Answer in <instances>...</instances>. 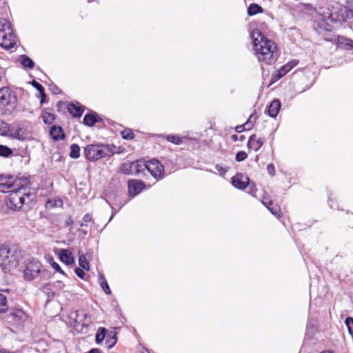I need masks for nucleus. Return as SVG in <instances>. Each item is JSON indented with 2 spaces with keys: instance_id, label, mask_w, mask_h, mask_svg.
Segmentation results:
<instances>
[{
  "instance_id": "nucleus-3",
  "label": "nucleus",
  "mask_w": 353,
  "mask_h": 353,
  "mask_svg": "<svg viewBox=\"0 0 353 353\" xmlns=\"http://www.w3.org/2000/svg\"><path fill=\"white\" fill-rule=\"evenodd\" d=\"M16 42V37L10 21L0 19V46L5 49H10L15 46Z\"/></svg>"
},
{
  "instance_id": "nucleus-51",
  "label": "nucleus",
  "mask_w": 353,
  "mask_h": 353,
  "mask_svg": "<svg viewBox=\"0 0 353 353\" xmlns=\"http://www.w3.org/2000/svg\"><path fill=\"white\" fill-rule=\"evenodd\" d=\"M88 353H103V351H101V350L99 349H97V348H93L92 350H90Z\"/></svg>"
},
{
  "instance_id": "nucleus-25",
  "label": "nucleus",
  "mask_w": 353,
  "mask_h": 353,
  "mask_svg": "<svg viewBox=\"0 0 353 353\" xmlns=\"http://www.w3.org/2000/svg\"><path fill=\"white\" fill-rule=\"evenodd\" d=\"M63 201L59 198H54L48 199L46 203V207L47 209H52L54 208L61 207Z\"/></svg>"
},
{
  "instance_id": "nucleus-6",
  "label": "nucleus",
  "mask_w": 353,
  "mask_h": 353,
  "mask_svg": "<svg viewBox=\"0 0 353 353\" xmlns=\"http://www.w3.org/2000/svg\"><path fill=\"white\" fill-rule=\"evenodd\" d=\"M18 263L14 254H11L8 247H0V266L6 272L17 267Z\"/></svg>"
},
{
  "instance_id": "nucleus-17",
  "label": "nucleus",
  "mask_w": 353,
  "mask_h": 353,
  "mask_svg": "<svg viewBox=\"0 0 353 353\" xmlns=\"http://www.w3.org/2000/svg\"><path fill=\"white\" fill-rule=\"evenodd\" d=\"M57 254L60 260L66 265H70L74 263V257L72 252L67 249H59Z\"/></svg>"
},
{
  "instance_id": "nucleus-35",
  "label": "nucleus",
  "mask_w": 353,
  "mask_h": 353,
  "mask_svg": "<svg viewBox=\"0 0 353 353\" xmlns=\"http://www.w3.org/2000/svg\"><path fill=\"white\" fill-rule=\"evenodd\" d=\"M7 299L0 292V312L4 313L8 310Z\"/></svg>"
},
{
  "instance_id": "nucleus-37",
  "label": "nucleus",
  "mask_w": 353,
  "mask_h": 353,
  "mask_svg": "<svg viewBox=\"0 0 353 353\" xmlns=\"http://www.w3.org/2000/svg\"><path fill=\"white\" fill-rule=\"evenodd\" d=\"M9 130L8 125L7 123L0 120V135L6 136Z\"/></svg>"
},
{
  "instance_id": "nucleus-2",
  "label": "nucleus",
  "mask_w": 353,
  "mask_h": 353,
  "mask_svg": "<svg viewBox=\"0 0 353 353\" xmlns=\"http://www.w3.org/2000/svg\"><path fill=\"white\" fill-rule=\"evenodd\" d=\"M29 184V181L26 177H18L12 175L0 176V192H10L16 190H24Z\"/></svg>"
},
{
  "instance_id": "nucleus-11",
  "label": "nucleus",
  "mask_w": 353,
  "mask_h": 353,
  "mask_svg": "<svg viewBox=\"0 0 353 353\" xmlns=\"http://www.w3.org/2000/svg\"><path fill=\"white\" fill-rule=\"evenodd\" d=\"M334 14V13L330 14L331 20L341 23L353 17V9L343 6L339 8V12L336 17Z\"/></svg>"
},
{
  "instance_id": "nucleus-21",
  "label": "nucleus",
  "mask_w": 353,
  "mask_h": 353,
  "mask_svg": "<svg viewBox=\"0 0 353 353\" xmlns=\"http://www.w3.org/2000/svg\"><path fill=\"white\" fill-rule=\"evenodd\" d=\"M147 170V162L143 161H137L132 162V173L133 174H139Z\"/></svg>"
},
{
  "instance_id": "nucleus-9",
  "label": "nucleus",
  "mask_w": 353,
  "mask_h": 353,
  "mask_svg": "<svg viewBox=\"0 0 353 353\" xmlns=\"http://www.w3.org/2000/svg\"><path fill=\"white\" fill-rule=\"evenodd\" d=\"M147 170L157 180L163 179L164 176V167L161 162L157 159H152L147 161Z\"/></svg>"
},
{
  "instance_id": "nucleus-45",
  "label": "nucleus",
  "mask_w": 353,
  "mask_h": 353,
  "mask_svg": "<svg viewBox=\"0 0 353 353\" xmlns=\"http://www.w3.org/2000/svg\"><path fill=\"white\" fill-rule=\"evenodd\" d=\"M74 272L75 274L81 279H84V276H85V273L83 272V269L81 268H77L75 270H74Z\"/></svg>"
},
{
  "instance_id": "nucleus-56",
  "label": "nucleus",
  "mask_w": 353,
  "mask_h": 353,
  "mask_svg": "<svg viewBox=\"0 0 353 353\" xmlns=\"http://www.w3.org/2000/svg\"><path fill=\"white\" fill-rule=\"evenodd\" d=\"M112 217H113V215L112 214V216H110V218L109 219V221H111V220L112 219Z\"/></svg>"
},
{
  "instance_id": "nucleus-42",
  "label": "nucleus",
  "mask_w": 353,
  "mask_h": 353,
  "mask_svg": "<svg viewBox=\"0 0 353 353\" xmlns=\"http://www.w3.org/2000/svg\"><path fill=\"white\" fill-rule=\"evenodd\" d=\"M267 171L271 176H274L276 174L275 168L272 163H270L267 165Z\"/></svg>"
},
{
  "instance_id": "nucleus-36",
  "label": "nucleus",
  "mask_w": 353,
  "mask_h": 353,
  "mask_svg": "<svg viewBox=\"0 0 353 353\" xmlns=\"http://www.w3.org/2000/svg\"><path fill=\"white\" fill-rule=\"evenodd\" d=\"M12 154V150L6 145H0V156L8 157Z\"/></svg>"
},
{
  "instance_id": "nucleus-38",
  "label": "nucleus",
  "mask_w": 353,
  "mask_h": 353,
  "mask_svg": "<svg viewBox=\"0 0 353 353\" xmlns=\"http://www.w3.org/2000/svg\"><path fill=\"white\" fill-rule=\"evenodd\" d=\"M117 343V338L115 336V334H114L112 336L108 335V338L106 340V343L108 345V347L112 348Z\"/></svg>"
},
{
  "instance_id": "nucleus-32",
  "label": "nucleus",
  "mask_w": 353,
  "mask_h": 353,
  "mask_svg": "<svg viewBox=\"0 0 353 353\" xmlns=\"http://www.w3.org/2000/svg\"><path fill=\"white\" fill-rule=\"evenodd\" d=\"M120 172L125 174H133L132 163H123L121 166Z\"/></svg>"
},
{
  "instance_id": "nucleus-4",
  "label": "nucleus",
  "mask_w": 353,
  "mask_h": 353,
  "mask_svg": "<svg viewBox=\"0 0 353 353\" xmlns=\"http://www.w3.org/2000/svg\"><path fill=\"white\" fill-rule=\"evenodd\" d=\"M23 190H16L12 191L7 196L6 203L7 207L14 211H17L21 209L25 203L26 198H28L30 194Z\"/></svg>"
},
{
  "instance_id": "nucleus-12",
  "label": "nucleus",
  "mask_w": 353,
  "mask_h": 353,
  "mask_svg": "<svg viewBox=\"0 0 353 353\" xmlns=\"http://www.w3.org/2000/svg\"><path fill=\"white\" fill-rule=\"evenodd\" d=\"M298 64V61L292 60L288 63L281 66L273 75L272 79L274 81H278L289 72Z\"/></svg>"
},
{
  "instance_id": "nucleus-34",
  "label": "nucleus",
  "mask_w": 353,
  "mask_h": 353,
  "mask_svg": "<svg viewBox=\"0 0 353 353\" xmlns=\"http://www.w3.org/2000/svg\"><path fill=\"white\" fill-rule=\"evenodd\" d=\"M121 135L125 140H132L134 137V133L130 128H125L121 132Z\"/></svg>"
},
{
  "instance_id": "nucleus-52",
  "label": "nucleus",
  "mask_w": 353,
  "mask_h": 353,
  "mask_svg": "<svg viewBox=\"0 0 353 353\" xmlns=\"http://www.w3.org/2000/svg\"><path fill=\"white\" fill-rule=\"evenodd\" d=\"M273 214H277L278 211L277 208H271V205H270V208H268Z\"/></svg>"
},
{
  "instance_id": "nucleus-47",
  "label": "nucleus",
  "mask_w": 353,
  "mask_h": 353,
  "mask_svg": "<svg viewBox=\"0 0 353 353\" xmlns=\"http://www.w3.org/2000/svg\"><path fill=\"white\" fill-rule=\"evenodd\" d=\"M232 139L234 141H244L245 139V137L243 135H241L240 137H239L238 135L236 134H233L232 137H231Z\"/></svg>"
},
{
  "instance_id": "nucleus-15",
  "label": "nucleus",
  "mask_w": 353,
  "mask_h": 353,
  "mask_svg": "<svg viewBox=\"0 0 353 353\" xmlns=\"http://www.w3.org/2000/svg\"><path fill=\"white\" fill-rule=\"evenodd\" d=\"M232 183L235 188L243 190L248 185L249 178L241 173L236 174L232 177Z\"/></svg>"
},
{
  "instance_id": "nucleus-31",
  "label": "nucleus",
  "mask_w": 353,
  "mask_h": 353,
  "mask_svg": "<svg viewBox=\"0 0 353 353\" xmlns=\"http://www.w3.org/2000/svg\"><path fill=\"white\" fill-rule=\"evenodd\" d=\"M106 330L104 327H99L96 334V343L99 344L103 342L105 337Z\"/></svg>"
},
{
  "instance_id": "nucleus-43",
  "label": "nucleus",
  "mask_w": 353,
  "mask_h": 353,
  "mask_svg": "<svg viewBox=\"0 0 353 353\" xmlns=\"http://www.w3.org/2000/svg\"><path fill=\"white\" fill-rule=\"evenodd\" d=\"M53 286L59 290H62L65 287V284L61 281H57L54 282Z\"/></svg>"
},
{
  "instance_id": "nucleus-48",
  "label": "nucleus",
  "mask_w": 353,
  "mask_h": 353,
  "mask_svg": "<svg viewBox=\"0 0 353 353\" xmlns=\"http://www.w3.org/2000/svg\"><path fill=\"white\" fill-rule=\"evenodd\" d=\"M262 203L267 208H270V205H272V202L265 197L263 198Z\"/></svg>"
},
{
  "instance_id": "nucleus-26",
  "label": "nucleus",
  "mask_w": 353,
  "mask_h": 353,
  "mask_svg": "<svg viewBox=\"0 0 353 353\" xmlns=\"http://www.w3.org/2000/svg\"><path fill=\"white\" fill-rule=\"evenodd\" d=\"M263 12V8L256 3H251L248 8V14L250 16H253Z\"/></svg>"
},
{
  "instance_id": "nucleus-16",
  "label": "nucleus",
  "mask_w": 353,
  "mask_h": 353,
  "mask_svg": "<svg viewBox=\"0 0 353 353\" xmlns=\"http://www.w3.org/2000/svg\"><path fill=\"white\" fill-rule=\"evenodd\" d=\"M157 137L165 139L167 141L172 143L174 145H179L183 143L184 139H188L187 137H181L178 134H159L156 135Z\"/></svg>"
},
{
  "instance_id": "nucleus-30",
  "label": "nucleus",
  "mask_w": 353,
  "mask_h": 353,
  "mask_svg": "<svg viewBox=\"0 0 353 353\" xmlns=\"http://www.w3.org/2000/svg\"><path fill=\"white\" fill-rule=\"evenodd\" d=\"M32 85H33V87L34 88H36L39 92L41 98V103H43L44 98H46V97L45 92H44V88L42 86V85H41L39 83H38L37 81H36L34 80L32 81Z\"/></svg>"
},
{
  "instance_id": "nucleus-13",
  "label": "nucleus",
  "mask_w": 353,
  "mask_h": 353,
  "mask_svg": "<svg viewBox=\"0 0 353 353\" xmlns=\"http://www.w3.org/2000/svg\"><path fill=\"white\" fill-rule=\"evenodd\" d=\"M26 314L21 309H13L8 314L10 322L15 324H20L27 319Z\"/></svg>"
},
{
  "instance_id": "nucleus-27",
  "label": "nucleus",
  "mask_w": 353,
  "mask_h": 353,
  "mask_svg": "<svg viewBox=\"0 0 353 353\" xmlns=\"http://www.w3.org/2000/svg\"><path fill=\"white\" fill-rule=\"evenodd\" d=\"M79 264L81 268L85 270H90V264L88 261L87 260L85 256L80 251L79 252Z\"/></svg>"
},
{
  "instance_id": "nucleus-29",
  "label": "nucleus",
  "mask_w": 353,
  "mask_h": 353,
  "mask_svg": "<svg viewBox=\"0 0 353 353\" xmlns=\"http://www.w3.org/2000/svg\"><path fill=\"white\" fill-rule=\"evenodd\" d=\"M99 279L100 281V285L104 292L107 294H110L111 293L110 288L102 274H99Z\"/></svg>"
},
{
  "instance_id": "nucleus-14",
  "label": "nucleus",
  "mask_w": 353,
  "mask_h": 353,
  "mask_svg": "<svg viewBox=\"0 0 353 353\" xmlns=\"http://www.w3.org/2000/svg\"><path fill=\"white\" fill-rule=\"evenodd\" d=\"M144 188L145 184L141 181L132 179L128 181V192L132 197L139 194Z\"/></svg>"
},
{
  "instance_id": "nucleus-57",
  "label": "nucleus",
  "mask_w": 353,
  "mask_h": 353,
  "mask_svg": "<svg viewBox=\"0 0 353 353\" xmlns=\"http://www.w3.org/2000/svg\"><path fill=\"white\" fill-rule=\"evenodd\" d=\"M321 353H333L332 352H321Z\"/></svg>"
},
{
  "instance_id": "nucleus-7",
  "label": "nucleus",
  "mask_w": 353,
  "mask_h": 353,
  "mask_svg": "<svg viewBox=\"0 0 353 353\" xmlns=\"http://www.w3.org/2000/svg\"><path fill=\"white\" fill-rule=\"evenodd\" d=\"M42 265L41 263L35 259H30L26 264V268L23 270L24 279L27 281H31L39 275L41 272Z\"/></svg>"
},
{
  "instance_id": "nucleus-5",
  "label": "nucleus",
  "mask_w": 353,
  "mask_h": 353,
  "mask_svg": "<svg viewBox=\"0 0 353 353\" xmlns=\"http://www.w3.org/2000/svg\"><path fill=\"white\" fill-rule=\"evenodd\" d=\"M84 152L86 158L90 161L99 160L110 154L108 146L102 144L88 145L85 148Z\"/></svg>"
},
{
  "instance_id": "nucleus-53",
  "label": "nucleus",
  "mask_w": 353,
  "mask_h": 353,
  "mask_svg": "<svg viewBox=\"0 0 353 353\" xmlns=\"http://www.w3.org/2000/svg\"><path fill=\"white\" fill-rule=\"evenodd\" d=\"M0 353H14L13 352H9V351H7L4 349H0Z\"/></svg>"
},
{
  "instance_id": "nucleus-28",
  "label": "nucleus",
  "mask_w": 353,
  "mask_h": 353,
  "mask_svg": "<svg viewBox=\"0 0 353 353\" xmlns=\"http://www.w3.org/2000/svg\"><path fill=\"white\" fill-rule=\"evenodd\" d=\"M97 121L95 114H87L83 118V123L87 126H92Z\"/></svg>"
},
{
  "instance_id": "nucleus-8",
  "label": "nucleus",
  "mask_w": 353,
  "mask_h": 353,
  "mask_svg": "<svg viewBox=\"0 0 353 353\" xmlns=\"http://www.w3.org/2000/svg\"><path fill=\"white\" fill-rule=\"evenodd\" d=\"M9 130L8 134L12 139H18L19 141H24L29 138L30 131L26 127L20 125H8Z\"/></svg>"
},
{
  "instance_id": "nucleus-55",
  "label": "nucleus",
  "mask_w": 353,
  "mask_h": 353,
  "mask_svg": "<svg viewBox=\"0 0 353 353\" xmlns=\"http://www.w3.org/2000/svg\"><path fill=\"white\" fill-rule=\"evenodd\" d=\"M88 218V215H85L84 217H83V221H87V219Z\"/></svg>"
},
{
  "instance_id": "nucleus-10",
  "label": "nucleus",
  "mask_w": 353,
  "mask_h": 353,
  "mask_svg": "<svg viewBox=\"0 0 353 353\" xmlns=\"http://www.w3.org/2000/svg\"><path fill=\"white\" fill-rule=\"evenodd\" d=\"M16 97L11 93L8 88L0 90V105L3 107L9 106L13 108L16 103Z\"/></svg>"
},
{
  "instance_id": "nucleus-24",
  "label": "nucleus",
  "mask_w": 353,
  "mask_h": 353,
  "mask_svg": "<svg viewBox=\"0 0 353 353\" xmlns=\"http://www.w3.org/2000/svg\"><path fill=\"white\" fill-rule=\"evenodd\" d=\"M20 62L24 68L32 70L34 67V62L26 55L21 56Z\"/></svg>"
},
{
  "instance_id": "nucleus-33",
  "label": "nucleus",
  "mask_w": 353,
  "mask_h": 353,
  "mask_svg": "<svg viewBox=\"0 0 353 353\" xmlns=\"http://www.w3.org/2000/svg\"><path fill=\"white\" fill-rule=\"evenodd\" d=\"M80 156V148L77 144H72L70 145V157L73 159H77Z\"/></svg>"
},
{
  "instance_id": "nucleus-22",
  "label": "nucleus",
  "mask_w": 353,
  "mask_h": 353,
  "mask_svg": "<svg viewBox=\"0 0 353 353\" xmlns=\"http://www.w3.org/2000/svg\"><path fill=\"white\" fill-rule=\"evenodd\" d=\"M68 112L73 117H80L83 112V109H82L80 105H76L74 103L69 104L68 107Z\"/></svg>"
},
{
  "instance_id": "nucleus-49",
  "label": "nucleus",
  "mask_w": 353,
  "mask_h": 353,
  "mask_svg": "<svg viewBox=\"0 0 353 353\" xmlns=\"http://www.w3.org/2000/svg\"><path fill=\"white\" fill-rule=\"evenodd\" d=\"M245 130H248L247 126L245 125V123L243 125H242L236 126V128H235V130L237 132H243Z\"/></svg>"
},
{
  "instance_id": "nucleus-19",
  "label": "nucleus",
  "mask_w": 353,
  "mask_h": 353,
  "mask_svg": "<svg viewBox=\"0 0 353 353\" xmlns=\"http://www.w3.org/2000/svg\"><path fill=\"white\" fill-rule=\"evenodd\" d=\"M50 134L54 141L62 140L65 138V134L61 127L52 125L50 129Z\"/></svg>"
},
{
  "instance_id": "nucleus-23",
  "label": "nucleus",
  "mask_w": 353,
  "mask_h": 353,
  "mask_svg": "<svg viewBox=\"0 0 353 353\" xmlns=\"http://www.w3.org/2000/svg\"><path fill=\"white\" fill-rule=\"evenodd\" d=\"M41 119L43 123L46 124H51L55 120V115L48 110H44L41 114Z\"/></svg>"
},
{
  "instance_id": "nucleus-18",
  "label": "nucleus",
  "mask_w": 353,
  "mask_h": 353,
  "mask_svg": "<svg viewBox=\"0 0 353 353\" xmlns=\"http://www.w3.org/2000/svg\"><path fill=\"white\" fill-rule=\"evenodd\" d=\"M263 145V141L261 138H256V134L250 137L248 141V147L254 151H258Z\"/></svg>"
},
{
  "instance_id": "nucleus-50",
  "label": "nucleus",
  "mask_w": 353,
  "mask_h": 353,
  "mask_svg": "<svg viewBox=\"0 0 353 353\" xmlns=\"http://www.w3.org/2000/svg\"><path fill=\"white\" fill-rule=\"evenodd\" d=\"M345 46L348 49H353V41L348 39L346 41V43H345Z\"/></svg>"
},
{
  "instance_id": "nucleus-46",
  "label": "nucleus",
  "mask_w": 353,
  "mask_h": 353,
  "mask_svg": "<svg viewBox=\"0 0 353 353\" xmlns=\"http://www.w3.org/2000/svg\"><path fill=\"white\" fill-rule=\"evenodd\" d=\"M52 267L54 269V270L56 272H59L63 274H64V272L63 271L61 270V267L59 266V265L58 263H57L56 262H53L52 263Z\"/></svg>"
},
{
  "instance_id": "nucleus-1",
  "label": "nucleus",
  "mask_w": 353,
  "mask_h": 353,
  "mask_svg": "<svg viewBox=\"0 0 353 353\" xmlns=\"http://www.w3.org/2000/svg\"><path fill=\"white\" fill-rule=\"evenodd\" d=\"M250 37L254 46V54L258 61L265 65L274 63L279 57L276 43L267 39L259 29L252 30Z\"/></svg>"
},
{
  "instance_id": "nucleus-40",
  "label": "nucleus",
  "mask_w": 353,
  "mask_h": 353,
  "mask_svg": "<svg viewBox=\"0 0 353 353\" xmlns=\"http://www.w3.org/2000/svg\"><path fill=\"white\" fill-rule=\"evenodd\" d=\"M256 120V116L255 114H251L247 122L245 123L248 130H250Z\"/></svg>"
},
{
  "instance_id": "nucleus-39",
  "label": "nucleus",
  "mask_w": 353,
  "mask_h": 353,
  "mask_svg": "<svg viewBox=\"0 0 353 353\" xmlns=\"http://www.w3.org/2000/svg\"><path fill=\"white\" fill-rule=\"evenodd\" d=\"M345 324L347 327L350 334L353 336V318L347 317L345 319Z\"/></svg>"
},
{
  "instance_id": "nucleus-44",
  "label": "nucleus",
  "mask_w": 353,
  "mask_h": 353,
  "mask_svg": "<svg viewBox=\"0 0 353 353\" xmlns=\"http://www.w3.org/2000/svg\"><path fill=\"white\" fill-rule=\"evenodd\" d=\"M215 169L219 172V174L221 176L224 175L227 172V169L220 165H216L215 166Z\"/></svg>"
},
{
  "instance_id": "nucleus-41",
  "label": "nucleus",
  "mask_w": 353,
  "mask_h": 353,
  "mask_svg": "<svg viewBox=\"0 0 353 353\" xmlns=\"http://www.w3.org/2000/svg\"><path fill=\"white\" fill-rule=\"evenodd\" d=\"M248 157V154L244 151H239L236 153L235 159L238 162L244 161Z\"/></svg>"
},
{
  "instance_id": "nucleus-54",
  "label": "nucleus",
  "mask_w": 353,
  "mask_h": 353,
  "mask_svg": "<svg viewBox=\"0 0 353 353\" xmlns=\"http://www.w3.org/2000/svg\"><path fill=\"white\" fill-rule=\"evenodd\" d=\"M329 205H330L331 208H333L334 205H333V203H332V199L331 198H329Z\"/></svg>"
},
{
  "instance_id": "nucleus-20",
  "label": "nucleus",
  "mask_w": 353,
  "mask_h": 353,
  "mask_svg": "<svg viewBox=\"0 0 353 353\" xmlns=\"http://www.w3.org/2000/svg\"><path fill=\"white\" fill-rule=\"evenodd\" d=\"M281 108V102L279 99H274L268 106V113L271 117H276Z\"/></svg>"
}]
</instances>
